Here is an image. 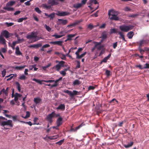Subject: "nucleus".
I'll use <instances>...</instances> for the list:
<instances>
[{"label": "nucleus", "mask_w": 149, "mask_h": 149, "mask_svg": "<svg viewBox=\"0 0 149 149\" xmlns=\"http://www.w3.org/2000/svg\"><path fill=\"white\" fill-rule=\"evenodd\" d=\"M42 101V100L39 97H38L35 98L34 99L33 101L35 103L36 105L34 106V108L35 109L36 106L39 103Z\"/></svg>", "instance_id": "4468645a"}, {"label": "nucleus", "mask_w": 149, "mask_h": 149, "mask_svg": "<svg viewBox=\"0 0 149 149\" xmlns=\"http://www.w3.org/2000/svg\"><path fill=\"white\" fill-rule=\"evenodd\" d=\"M63 92L65 93L68 94L70 97H72L74 95H77L78 93V91L75 90H73L72 92L71 91L68 90L64 91Z\"/></svg>", "instance_id": "0eeeda50"}, {"label": "nucleus", "mask_w": 149, "mask_h": 149, "mask_svg": "<svg viewBox=\"0 0 149 149\" xmlns=\"http://www.w3.org/2000/svg\"><path fill=\"white\" fill-rule=\"evenodd\" d=\"M83 49L82 48H79L77 52H75V54L76 55L79 54V52L81 51Z\"/></svg>", "instance_id": "09e8293b"}, {"label": "nucleus", "mask_w": 149, "mask_h": 149, "mask_svg": "<svg viewBox=\"0 0 149 149\" xmlns=\"http://www.w3.org/2000/svg\"><path fill=\"white\" fill-rule=\"evenodd\" d=\"M94 27L93 25L91 24H89L88 26V28L90 30H92Z\"/></svg>", "instance_id": "6e6d98bb"}, {"label": "nucleus", "mask_w": 149, "mask_h": 149, "mask_svg": "<svg viewBox=\"0 0 149 149\" xmlns=\"http://www.w3.org/2000/svg\"><path fill=\"white\" fill-rule=\"evenodd\" d=\"M111 54L110 53L108 55L105 57L102 60V62H103L104 63H106L107 60L111 56Z\"/></svg>", "instance_id": "393cba45"}, {"label": "nucleus", "mask_w": 149, "mask_h": 149, "mask_svg": "<svg viewBox=\"0 0 149 149\" xmlns=\"http://www.w3.org/2000/svg\"><path fill=\"white\" fill-rule=\"evenodd\" d=\"M145 66L143 67V69L149 68V64L146 63L145 64Z\"/></svg>", "instance_id": "338daca9"}, {"label": "nucleus", "mask_w": 149, "mask_h": 149, "mask_svg": "<svg viewBox=\"0 0 149 149\" xmlns=\"http://www.w3.org/2000/svg\"><path fill=\"white\" fill-rule=\"evenodd\" d=\"M27 19V17H22L19 18L18 19V22H23V20H26Z\"/></svg>", "instance_id": "4c0bfd02"}, {"label": "nucleus", "mask_w": 149, "mask_h": 149, "mask_svg": "<svg viewBox=\"0 0 149 149\" xmlns=\"http://www.w3.org/2000/svg\"><path fill=\"white\" fill-rule=\"evenodd\" d=\"M139 49L141 54V55H143V54L144 52L145 51V50H143V49H142L141 48V47H139Z\"/></svg>", "instance_id": "de8ad7c7"}, {"label": "nucleus", "mask_w": 149, "mask_h": 149, "mask_svg": "<svg viewBox=\"0 0 149 149\" xmlns=\"http://www.w3.org/2000/svg\"><path fill=\"white\" fill-rule=\"evenodd\" d=\"M14 23L12 22L8 23L6 22V24L7 26L8 27H9L10 26H11L14 24Z\"/></svg>", "instance_id": "4d7b16f0"}, {"label": "nucleus", "mask_w": 149, "mask_h": 149, "mask_svg": "<svg viewBox=\"0 0 149 149\" xmlns=\"http://www.w3.org/2000/svg\"><path fill=\"white\" fill-rule=\"evenodd\" d=\"M15 84L17 86V89L19 92L21 91V87L19 83L18 82H15Z\"/></svg>", "instance_id": "c9c22d12"}, {"label": "nucleus", "mask_w": 149, "mask_h": 149, "mask_svg": "<svg viewBox=\"0 0 149 149\" xmlns=\"http://www.w3.org/2000/svg\"><path fill=\"white\" fill-rule=\"evenodd\" d=\"M59 57L62 60H65L66 59V55L64 54L61 53V55H59Z\"/></svg>", "instance_id": "a19ab883"}, {"label": "nucleus", "mask_w": 149, "mask_h": 149, "mask_svg": "<svg viewBox=\"0 0 149 149\" xmlns=\"http://www.w3.org/2000/svg\"><path fill=\"white\" fill-rule=\"evenodd\" d=\"M102 42V40L101 42H93V43L94 44H95V45H97V47L99 45H101V44Z\"/></svg>", "instance_id": "864d4df0"}, {"label": "nucleus", "mask_w": 149, "mask_h": 149, "mask_svg": "<svg viewBox=\"0 0 149 149\" xmlns=\"http://www.w3.org/2000/svg\"><path fill=\"white\" fill-rule=\"evenodd\" d=\"M35 11L39 14H40L42 13V11L40 10L39 8L38 7H36L35 8Z\"/></svg>", "instance_id": "a18cd8bd"}, {"label": "nucleus", "mask_w": 149, "mask_h": 149, "mask_svg": "<svg viewBox=\"0 0 149 149\" xmlns=\"http://www.w3.org/2000/svg\"><path fill=\"white\" fill-rule=\"evenodd\" d=\"M12 121L11 120H8L7 121H4L2 122L1 124V125L4 126L5 125H9L11 127H12L13 126V125L12 124Z\"/></svg>", "instance_id": "423d86ee"}, {"label": "nucleus", "mask_w": 149, "mask_h": 149, "mask_svg": "<svg viewBox=\"0 0 149 149\" xmlns=\"http://www.w3.org/2000/svg\"><path fill=\"white\" fill-rule=\"evenodd\" d=\"M112 17L110 18V19L111 20H115L117 21L119 20L118 17L117 16L114 14H111Z\"/></svg>", "instance_id": "aec40b11"}, {"label": "nucleus", "mask_w": 149, "mask_h": 149, "mask_svg": "<svg viewBox=\"0 0 149 149\" xmlns=\"http://www.w3.org/2000/svg\"><path fill=\"white\" fill-rule=\"evenodd\" d=\"M33 81H34L38 83L39 84H42V81H41L40 80L38 79L35 78H34L33 79Z\"/></svg>", "instance_id": "37998d69"}, {"label": "nucleus", "mask_w": 149, "mask_h": 149, "mask_svg": "<svg viewBox=\"0 0 149 149\" xmlns=\"http://www.w3.org/2000/svg\"><path fill=\"white\" fill-rule=\"evenodd\" d=\"M9 90V88L8 87H7L6 90H5L4 88H3L1 91L0 95H1L2 93H3L6 96H7L8 95V92Z\"/></svg>", "instance_id": "9b49d317"}, {"label": "nucleus", "mask_w": 149, "mask_h": 149, "mask_svg": "<svg viewBox=\"0 0 149 149\" xmlns=\"http://www.w3.org/2000/svg\"><path fill=\"white\" fill-rule=\"evenodd\" d=\"M95 88V87L93 86H90L88 87V90H93Z\"/></svg>", "instance_id": "0e129e2a"}, {"label": "nucleus", "mask_w": 149, "mask_h": 149, "mask_svg": "<svg viewBox=\"0 0 149 149\" xmlns=\"http://www.w3.org/2000/svg\"><path fill=\"white\" fill-rule=\"evenodd\" d=\"M77 65L76 66V68H79L80 67V62L79 61H77Z\"/></svg>", "instance_id": "680f3d73"}, {"label": "nucleus", "mask_w": 149, "mask_h": 149, "mask_svg": "<svg viewBox=\"0 0 149 149\" xmlns=\"http://www.w3.org/2000/svg\"><path fill=\"white\" fill-rule=\"evenodd\" d=\"M75 36V35L74 34H69L67 36L68 40H72V38Z\"/></svg>", "instance_id": "72a5a7b5"}, {"label": "nucleus", "mask_w": 149, "mask_h": 149, "mask_svg": "<svg viewBox=\"0 0 149 149\" xmlns=\"http://www.w3.org/2000/svg\"><path fill=\"white\" fill-rule=\"evenodd\" d=\"M115 101L118 102V101L116 99L113 98L109 102V103H112L114 102Z\"/></svg>", "instance_id": "774afa93"}, {"label": "nucleus", "mask_w": 149, "mask_h": 149, "mask_svg": "<svg viewBox=\"0 0 149 149\" xmlns=\"http://www.w3.org/2000/svg\"><path fill=\"white\" fill-rule=\"evenodd\" d=\"M104 47V46L103 45H99L97 47V49L98 50H102Z\"/></svg>", "instance_id": "49530a36"}, {"label": "nucleus", "mask_w": 149, "mask_h": 149, "mask_svg": "<svg viewBox=\"0 0 149 149\" xmlns=\"http://www.w3.org/2000/svg\"><path fill=\"white\" fill-rule=\"evenodd\" d=\"M65 63V62L63 61H59L58 64L54 66L53 68L55 69L57 71H59L61 69V67H64V65Z\"/></svg>", "instance_id": "f03ea898"}, {"label": "nucleus", "mask_w": 149, "mask_h": 149, "mask_svg": "<svg viewBox=\"0 0 149 149\" xmlns=\"http://www.w3.org/2000/svg\"><path fill=\"white\" fill-rule=\"evenodd\" d=\"M6 41L3 37L2 36H0V43L2 45H4L6 44Z\"/></svg>", "instance_id": "6ab92c4d"}, {"label": "nucleus", "mask_w": 149, "mask_h": 149, "mask_svg": "<svg viewBox=\"0 0 149 149\" xmlns=\"http://www.w3.org/2000/svg\"><path fill=\"white\" fill-rule=\"evenodd\" d=\"M105 74L107 77H109L110 75V72L109 70H107L106 71Z\"/></svg>", "instance_id": "bf43d9fd"}, {"label": "nucleus", "mask_w": 149, "mask_h": 149, "mask_svg": "<svg viewBox=\"0 0 149 149\" xmlns=\"http://www.w3.org/2000/svg\"><path fill=\"white\" fill-rule=\"evenodd\" d=\"M26 37L28 39H31L32 38H35V39L33 41V42L36 41L38 40L36 39L37 35L34 32H31V34L27 35Z\"/></svg>", "instance_id": "39448f33"}, {"label": "nucleus", "mask_w": 149, "mask_h": 149, "mask_svg": "<svg viewBox=\"0 0 149 149\" xmlns=\"http://www.w3.org/2000/svg\"><path fill=\"white\" fill-rule=\"evenodd\" d=\"M48 4L51 6L57 5L59 4L58 1L57 0H49L48 1Z\"/></svg>", "instance_id": "1a4fd4ad"}, {"label": "nucleus", "mask_w": 149, "mask_h": 149, "mask_svg": "<svg viewBox=\"0 0 149 149\" xmlns=\"http://www.w3.org/2000/svg\"><path fill=\"white\" fill-rule=\"evenodd\" d=\"M134 27V26L131 25H126L125 24H123L120 26L119 29L122 31L127 32L129 31L132 29Z\"/></svg>", "instance_id": "f257e3e1"}, {"label": "nucleus", "mask_w": 149, "mask_h": 149, "mask_svg": "<svg viewBox=\"0 0 149 149\" xmlns=\"http://www.w3.org/2000/svg\"><path fill=\"white\" fill-rule=\"evenodd\" d=\"M3 9L8 11H13L14 10V8H13L8 7H4Z\"/></svg>", "instance_id": "473e14b6"}, {"label": "nucleus", "mask_w": 149, "mask_h": 149, "mask_svg": "<svg viewBox=\"0 0 149 149\" xmlns=\"http://www.w3.org/2000/svg\"><path fill=\"white\" fill-rule=\"evenodd\" d=\"M55 83L54 84L51 85V87L50 88H51L53 87H55L57 86L58 85V82L56 80L55 81H54Z\"/></svg>", "instance_id": "79ce46f5"}, {"label": "nucleus", "mask_w": 149, "mask_h": 149, "mask_svg": "<svg viewBox=\"0 0 149 149\" xmlns=\"http://www.w3.org/2000/svg\"><path fill=\"white\" fill-rule=\"evenodd\" d=\"M19 42L18 41H14L12 43V47H13V48H14L15 45L17 44H19Z\"/></svg>", "instance_id": "3c124183"}, {"label": "nucleus", "mask_w": 149, "mask_h": 149, "mask_svg": "<svg viewBox=\"0 0 149 149\" xmlns=\"http://www.w3.org/2000/svg\"><path fill=\"white\" fill-rule=\"evenodd\" d=\"M15 95L18 98L21 97L22 96V95L17 93H15Z\"/></svg>", "instance_id": "69168bd1"}, {"label": "nucleus", "mask_w": 149, "mask_h": 149, "mask_svg": "<svg viewBox=\"0 0 149 149\" xmlns=\"http://www.w3.org/2000/svg\"><path fill=\"white\" fill-rule=\"evenodd\" d=\"M58 137V135L54 136H49L48 138L51 140H55L57 139Z\"/></svg>", "instance_id": "a878e982"}, {"label": "nucleus", "mask_w": 149, "mask_h": 149, "mask_svg": "<svg viewBox=\"0 0 149 149\" xmlns=\"http://www.w3.org/2000/svg\"><path fill=\"white\" fill-rule=\"evenodd\" d=\"M15 54L17 55H21L22 54L19 50V48L18 47H17L16 48Z\"/></svg>", "instance_id": "cd10ccee"}, {"label": "nucleus", "mask_w": 149, "mask_h": 149, "mask_svg": "<svg viewBox=\"0 0 149 149\" xmlns=\"http://www.w3.org/2000/svg\"><path fill=\"white\" fill-rule=\"evenodd\" d=\"M55 114V111H54L48 115L46 118V119L50 123H52L53 120L52 119L54 117V115Z\"/></svg>", "instance_id": "7ed1b4c3"}, {"label": "nucleus", "mask_w": 149, "mask_h": 149, "mask_svg": "<svg viewBox=\"0 0 149 149\" xmlns=\"http://www.w3.org/2000/svg\"><path fill=\"white\" fill-rule=\"evenodd\" d=\"M20 79L22 80H25L26 79V77L24 74L20 76L19 78Z\"/></svg>", "instance_id": "8fccbe9b"}, {"label": "nucleus", "mask_w": 149, "mask_h": 149, "mask_svg": "<svg viewBox=\"0 0 149 149\" xmlns=\"http://www.w3.org/2000/svg\"><path fill=\"white\" fill-rule=\"evenodd\" d=\"M11 34V33H10L7 31L5 30L1 32L0 36H2L3 37L4 36L7 39L11 36H12Z\"/></svg>", "instance_id": "20e7f679"}, {"label": "nucleus", "mask_w": 149, "mask_h": 149, "mask_svg": "<svg viewBox=\"0 0 149 149\" xmlns=\"http://www.w3.org/2000/svg\"><path fill=\"white\" fill-rule=\"evenodd\" d=\"M63 42L62 41H56L54 42H50L49 43L50 44L54 45H57L60 46H62Z\"/></svg>", "instance_id": "2eb2a0df"}, {"label": "nucleus", "mask_w": 149, "mask_h": 149, "mask_svg": "<svg viewBox=\"0 0 149 149\" xmlns=\"http://www.w3.org/2000/svg\"><path fill=\"white\" fill-rule=\"evenodd\" d=\"M134 32L133 31H130L128 32L127 35V36L129 39H131L134 35Z\"/></svg>", "instance_id": "5701e85b"}, {"label": "nucleus", "mask_w": 149, "mask_h": 149, "mask_svg": "<svg viewBox=\"0 0 149 149\" xmlns=\"http://www.w3.org/2000/svg\"><path fill=\"white\" fill-rule=\"evenodd\" d=\"M44 26L45 27L46 29L49 32H50L51 30V29L50 27L49 26L47 25L46 24H45Z\"/></svg>", "instance_id": "ea45409f"}, {"label": "nucleus", "mask_w": 149, "mask_h": 149, "mask_svg": "<svg viewBox=\"0 0 149 149\" xmlns=\"http://www.w3.org/2000/svg\"><path fill=\"white\" fill-rule=\"evenodd\" d=\"M25 67V65H23V66H17L15 67V70H21L24 69Z\"/></svg>", "instance_id": "7c9ffc66"}, {"label": "nucleus", "mask_w": 149, "mask_h": 149, "mask_svg": "<svg viewBox=\"0 0 149 149\" xmlns=\"http://www.w3.org/2000/svg\"><path fill=\"white\" fill-rule=\"evenodd\" d=\"M138 15L139 14L137 13L132 15L129 14L128 15V17H129L134 18L137 17Z\"/></svg>", "instance_id": "f704fd0d"}, {"label": "nucleus", "mask_w": 149, "mask_h": 149, "mask_svg": "<svg viewBox=\"0 0 149 149\" xmlns=\"http://www.w3.org/2000/svg\"><path fill=\"white\" fill-rule=\"evenodd\" d=\"M81 82L79 80L77 79L75 80L73 82V85L74 86L79 85L81 84Z\"/></svg>", "instance_id": "bb28decb"}, {"label": "nucleus", "mask_w": 149, "mask_h": 149, "mask_svg": "<svg viewBox=\"0 0 149 149\" xmlns=\"http://www.w3.org/2000/svg\"><path fill=\"white\" fill-rule=\"evenodd\" d=\"M134 143L133 142H131L130 143H128L127 145H124V146L126 148H128L132 146L133 145Z\"/></svg>", "instance_id": "c85d7f7f"}, {"label": "nucleus", "mask_w": 149, "mask_h": 149, "mask_svg": "<svg viewBox=\"0 0 149 149\" xmlns=\"http://www.w3.org/2000/svg\"><path fill=\"white\" fill-rule=\"evenodd\" d=\"M107 35L105 32H103L102 34V38L103 40L106 39L107 38Z\"/></svg>", "instance_id": "2f4dec72"}, {"label": "nucleus", "mask_w": 149, "mask_h": 149, "mask_svg": "<svg viewBox=\"0 0 149 149\" xmlns=\"http://www.w3.org/2000/svg\"><path fill=\"white\" fill-rule=\"evenodd\" d=\"M80 22H81L80 21H76L68 25L67 27L71 28L72 27L75 26L76 25H78Z\"/></svg>", "instance_id": "f3484780"}, {"label": "nucleus", "mask_w": 149, "mask_h": 149, "mask_svg": "<svg viewBox=\"0 0 149 149\" xmlns=\"http://www.w3.org/2000/svg\"><path fill=\"white\" fill-rule=\"evenodd\" d=\"M55 17V13H52L49 15V17L50 18V19H53Z\"/></svg>", "instance_id": "13d9d810"}, {"label": "nucleus", "mask_w": 149, "mask_h": 149, "mask_svg": "<svg viewBox=\"0 0 149 149\" xmlns=\"http://www.w3.org/2000/svg\"><path fill=\"white\" fill-rule=\"evenodd\" d=\"M57 110H60L64 111L65 109V106L64 104H60L56 108Z\"/></svg>", "instance_id": "dca6fc26"}, {"label": "nucleus", "mask_w": 149, "mask_h": 149, "mask_svg": "<svg viewBox=\"0 0 149 149\" xmlns=\"http://www.w3.org/2000/svg\"><path fill=\"white\" fill-rule=\"evenodd\" d=\"M84 125V124L82 123L75 128H73V125H72L70 129V132H76L81 127Z\"/></svg>", "instance_id": "9d476101"}, {"label": "nucleus", "mask_w": 149, "mask_h": 149, "mask_svg": "<svg viewBox=\"0 0 149 149\" xmlns=\"http://www.w3.org/2000/svg\"><path fill=\"white\" fill-rule=\"evenodd\" d=\"M15 3L14 1H10L8 2L6 5L7 7L12 6Z\"/></svg>", "instance_id": "4be33fe9"}, {"label": "nucleus", "mask_w": 149, "mask_h": 149, "mask_svg": "<svg viewBox=\"0 0 149 149\" xmlns=\"http://www.w3.org/2000/svg\"><path fill=\"white\" fill-rule=\"evenodd\" d=\"M42 46L41 44H38L34 45H31L29 46V47L30 48H38Z\"/></svg>", "instance_id": "b1692460"}, {"label": "nucleus", "mask_w": 149, "mask_h": 149, "mask_svg": "<svg viewBox=\"0 0 149 149\" xmlns=\"http://www.w3.org/2000/svg\"><path fill=\"white\" fill-rule=\"evenodd\" d=\"M148 42L146 40H141L140 41L139 44V47L142 48L143 46L144 45H146L148 44Z\"/></svg>", "instance_id": "ddd939ff"}, {"label": "nucleus", "mask_w": 149, "mask_h": 149, "mask_svg": "<svg viewBox=\"0 0 149 149\" xmlns=\"http://www.w3.org/2000/svg\"><path fill=\"white\" fill-rule=\"evenodd\" d=\"M60 73L62 74L63 76H65L66 75V72L65 71H61L60 72Z\"/></svg>", "instance_id": "052dcab7"}, {"label": "nucleus", "mask_w": 149, "mask_h": 149, "mask_svg": "<svg viewBox=\"0 0 149 149\" xmlns=\"http://www.w3.org/2000/svg\"><path fill=\"white\" fill-rule=\"evenodd\" d=\"M63 118L61 117H59L56 120V124L57 125V126H59L63 124L62 122Z\"/></svg>", "instance_id": "f8f14e48"}, {"label": "nucleus", "mask_w": 149, "mask_h": 149, "mask_svg": "<svg viewBox=\"0 0 149 149\" xmlns=\"http://www.w3.org/2000/svg\"><path fill=\"white\" fill-rule=\"evenodd\" d=\"M70 13L69 12L65 11H58L57 13H56V15L59 16H65L69 15Z\"/></svg>", "instance_id": "6e6552de"}, {"label": "nucleus", "mask_w": 149, "mask_h": 149, "mask_svg": "<svg viewBox=\"0 0 149 149\" xmlns=\"http://www.w3.org/2000/svg\"><path fill=\"white\" fill-rule=\"evenodd\" d=\"M64 36V35H57L54 34V35H52V37H55L56 38H61Z\"/></svg>", "instance_id": "58836bf2"}, {"label": "nucleus", "mask_w": 149, "mask_h": 149, "mask_svg": "<svg viewBox=\"0 0 149 149\" xmlns=\"http://www.w3.org/2000/svg\"><path fill=\"white\" fill-rule=\"evenodd\" d=\"M58 21L60 22V24H62L63 25H66L68 22V21L67 19H58Z\"/></svg>", "instance_id": "a211bd4d"}, {"label": "nucleus", "mask_w": 149, "mask_h": 149, "mask_svg": "<svg viewBox=\"0 0 149 149\" xmlns=\"http://www.w3.org/2000/svg\"><path fill=\"white\" fill-rule=\"evenodd\" d=\"M6 73V71L5 69H4L1 72V74L2 77H3L5 76Z\"/></svg>", "instance_id": "603ef678"}, {"label": "nucleus", "mask_w": 149, "mask_h": 149, "mask_svg": "<svg viewBox=\"0 0 149 149\" xmlns=\"http://www.w3.org/2000/svg\"><path fill=\"white\" fill-rule=\"evenodd\" d=\"M86 53H87V52H84V53H82L80 55H79V54H78L77 55H76V56H77L76 58L77 59H80L81 58L83 57L86 54Z\"/></svg>", "instance_id": "412c9836"}, {"label": "nucleus", "mask_w": 149, "mask_h": 149, "mask_svg": "<svg viewBox=\"0 0 149 149\" xmlns=\"http://www.w3.org/2000/svg\"><path fill=\"white\" fill-rule=\"evenodd\" d=\"M82 6V3H78L76 4H74L73 5V7L75 8H78L81 7Z\"/></svg>", "instance_id": "c756f323"}, {"label": "nucleus", "mask_w": 149, "mask_h": 149, "mask_svg": "<svg viewBox=\"0 0 149 149\" xmlns=\"http://www.w3.org/2000/svg\"><path fill=\"white\" fill-rule=\"evenodd\" d=\"M43 81L44 82H45L46 83H52L54 81V80H43Z\"/></svg>", "instance_id": "e2e57ef3"}, {"label": "nucleus", "mask_w": 149, "mask_h": 149, "mask_svg": "<svg viewBox=\"0 0 149 149\" xmlns=\"http://www.w3.org/2000/svg\"><path fill=\"white\" fill-rule=\"evenodd\" d=\"M131 10H132L131 9H130L129 7L127 6L124 9V10L125 11H130Z\"/></svg>", "instance_id": "5fc2aeb1"}, {"label": "nucleus", "mask_w": 149, "mask_h": 149, "mask_svg": "<svg viewBox=\"0 0 149 149\" xmlns=\"http://www.w3.org/2000/svg\"><path fill=\"white\" fill-rule=\"evenodd\" d=\"M42 7L44 8H46L47 9H49L51 8V7L50 5H48L45 4H43Z\"/></svg>", "instance_id": "e433bc0d"}, {"label": "nucleus", "mask_w": 149, "mask_h": 149, "mask_svg": "<svg viewBox=\"0 0 149 149\" xmlns=\"http://www.w3.org/2000/svg\"><path fill=\"white\" fill-rule=\"evenodd\" d=\"M64 140V139L62 140H61L59 141H58L56 143V144H58L60 146L63 143Z\"/></svg>", "instance_id": "c03bdc74"}]
</instances>
